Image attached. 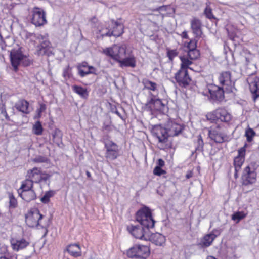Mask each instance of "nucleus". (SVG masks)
Instances as JSON below:
<instances>
[{
    "label": "nucleus",
    "mask_w": 259,
    "mask_h": 259,
    "mask_svg": "<svg viewBox=\"0 0 259 259\" xmlns=\"http://www.w3.org/2000/svg\"><path fill=\"white\" fill-rule=\"evenodd\" d=\"M143 84L145 89L148 90L155 91L157 89V84L154 82H152L148 79H145L143 81Z\"/></svg>",
    "instance_id": "obj_35"
},
{
    "label": "nucleus",
    "mask_w": 259,
    "mask_h": 259,
    "mask_svg": "<svg viewBox=\"0 0 259 259\" xmlns=\"http://www.w3.org/2000/svg\"><path fill=\"white\" fill-rule=\"evenodd\" d=\"M204 13L207 18L209 19L214 18V17L212 13V9L209 6L207 5L206 7Z\"/></svg>",
    "instance_id": "obj_43"
},
{
    "label": "nucleus",
    "mask_w": 259,
    "mask_h": 259,
    "mask_svg": "<svg viewBox=\"0 0 259 259\" xmlns=\"http://www.w3.org/2000/svg\"><path fill=\"white\" fill-rule=\"evenodd\" d=\"M27 177L33 183H38L40 182L46 183L51 176L42 172L40 168L34 167L32 169L29 170L27 171Z\"/></svg>",
    "instance_id": "obj_13"
},
{
    "label": "nucleus",
    "mask_w": 259,
    "mask_h": 259,
    "mask_svg": "<svg viewBox=\"0 0 259 259\" xmlns=\"http://www.w3.org/2000/svg\"><path fill=\"white\" fill-rule=\"evenodd\" d=\"M164 106L162 101L159 99L151 98L145 104V109L149 111H160Z\"/></svg>",
    "instance_id": "obj_22"
},
{
    "label": "nucleus",
    "mask_w": 259,
    "mask_h": 259,
    "mask_svg": "<svg viewBox=\"0 0 259 259\" xmlns=\"http://www.w3.org/2000/svg\"><path fill=\"white\" fill-rule=\"evenodd\" d=\"M247 214V213L243 211H236L232 214V219L234 221H237V222H239L240 220L245 218Z\"/></svg>",
    "instance_id": "obj_36"
},
{
    "label": "nucleus",
    "mask_w": 259,
    "mask_h": 259,
    "mask_svg": "<svg viewBox=\"0 0 259 259\" xmlns=\"http://www.w3.org/2000/svg\"><path fill=\"white\" fill-rule=\"evenodd\" d=\"M10 60L11 65L15 72L17 71L20 65L28 66L31 64V61L22 53L21 48L12 50L10 53Z\"/></svg>",
    "instance_id": "obj_1"
},
{
    "label": "nucleus",
    "mask_w": 259,
    "mask_h": 259,
    "mask_svg": "<svg viewBox=\"0 0 259 259\" xmlns=\"http://www.w3.org/2000/svg\"><path fill=\"white\" fill-rule=\"evenodd\" d=\"M166 128L169 136H175L178 135L182 131L183 126L174 121L168 122Z\"/></svg>",
    "instance_id": "obj_23"
},
{
    "label": "nucleus",
    "mask_w": 259,
    "mask_h": 259,
    "mask_svg": "<svg viewBox=\"0 0 259 259\" xmlns=\"http://www.w3.org/2000/svg\"><path fill=\"white\" fill-rule=\"evenodd\" d=\"M106 149L105 157L110 161L117 159L120 155L119 146L112 141H107L105 142Z\"/></svg>",
    "instance_id": "obj_12"
},
{
    "label": "nucleus",
    "mask_w": 259,
    "mask_h": 259,
    "mask_svg": "<svg viewBox=\"0 0 259 259\" xmlns=\"http://www.w3.org/2000/svg\"><path fill=\"white\" fill-rule=\"evenodd\" d=\"M207 118L213 121L220 120L222 122H228L231 120V115L226 109L219 108L208 113Z\"/></svg>",
    "instance_id": "obj_10"
},
{
    "label": "nucleus",
    "mask_w": 259,
    "mask_h": 259,
    "mask_svg": "<svg viewBox=\"0 0 259 259\" xmlns=\"http://www.w3.org/2000/svg\"><path fill=\"white\" fill-rule=\"evenodd\" d=\"M53 138L54 140H55L56 138L59 139L61 138V134L59 130L56 129L54 131V133L53 134Z\"/></svg>",
    "instance_id": "obj_46"
},
{
    "label": "nucleus",
    "mask_w": 259,
    "mask_h": 259,
    "mask_svg": "<svg viewBox=\"0 0 259 259\" xmlns=\"http://www.w3.org/2000/svg\"><path fill=\"white\" fill-rule=\"evenodd\" d=\"M181 36L183 38H185V39L189 38L187 32L186 31H184L182 32V33L181 34Z\"/></svg>",
    "instance_id": "obj_54"
},
{
    "label": "nucleus",
    "mask_w": 259,
    "mask_h": 259,
    "mask_svg": "<svg viewBox=\"0 0 259 259\" xmlns=\"http://www.w3.org/2000/svg\"><path fill=\"white\" fill-rule=\"evenodd\" d=\"M165 173V171L163 170L161 167H160L159 166H156L153 170V174L155 175L161 176Z\"/></svg>",
    "instance_id": "obj_45"
},
{
    "label": "nucleus",
    "mask_w": 259,
    "mask_h": 259,
    "mask_svg": "<svg viewBox=\"0 0 259 259\" xmlns=\"http://www.w3.org/2000/svg\"><path fill=\"white\" fill-rule=\"evenodd\" d=\"M0 259H8V258L5 256H1Z\"/></svg>",
    "instance_id": "obj_60"
},
{
    "label": "nucleus",
    "mask_w": 259,
    "mask_h": 259,
    "mask_svg": "<svg viewBox=\"0 0 259 259\" xmlns=\"http://www.w3.org/2000/svg\"><path fill=\"white\" fill-rule=\"evenodd\" d=\"M1 115H2L3 116L5 117V119L7 120H10V117L8 116V115L7 112H6V108H5V107L4 106H3L1 108Z\"/></svg>",
    "instance_id": "obj_48"
},
{
    "label": "nucleus",
    "mask_w": 259,
    "mask_h": 259,
    "mask_svg": "<svg viewBox=\"0 0 259 259\" xmlns=\"http://www.w3.org/2000/svg\"><path fill=\"white\" fill-rule=\"evenodd\" d=\"M17 202L16 199L13 196H10V206L12 207H15L17 205Z\"/></svg>",
    "instance_id": "obj_47"
},
{
    "label": "nucleus",
    "mask_w": 259,
    "mask_h": 259,
    "mask_svg": "<svg viewBox=\"0 0 259 259\" xmlns=\"http://www.w3.org/2000/svg\"><path fill=\"white\" fill-rule=\"evenodd\" d=\"M12 248L14 251H18L20 250L25 248L29 243L24 238H12L10 240Z\"/></svg>",
    "instance_id": "obj_21"
},
{
    "label": "nucleus",
    "mask_w": 259,
    "mask_h": 259,
    "mask_svg": "<svg viewBox=\"0 0 259 259\" xmlns=\"http://www.w3.org/2000/svg\"><path fill=\"white\" fill-rule=\"evenodd\" d=\"M127 229L136 238L146 240L149 238V229L141 225H130L127 226Z\"/></svg>",
    "instance_id": "obj_11"
},
{
    "label": "nucleus",
    "mask_w": 259,
    "mask_h": 259,
    "mask_svg": "<svg viewBox=\"0 0 259 259\" xmlns=\"http://www.w3.org/2000/svg\"><path fill=\"white\" fill-rule=\"evenodd\" d=\"M99 31L102 37L113 36L117 37L123 33V26L120 23L112 20L110 22L108 27L103 28Z\"/></svg>",
    "instance_id": "obj_4"
},
{
    "label": "nucleus",
    "mask_w": 259,
    "mask_h": 259,
    "mask_svg": "<svg viewBox=\"0 0 259 259\" xmlns=\"http://www.w3.org/2000/svg\"><path fill=\"white\" fill-rule=\"evenodd\" d=\"M66 251L70 255L75 257L80 256L81 255L80 247L77 244H72L68 245L66 248Z\"/></svg>",
    "instance_id": "obj_29"
},
{
    "label": "nucleus",
    "mask_w": 259,
    "mask_h": 259,
    "mask_svg": "<svg viewBox=\"0 0 259 259\" xmlns=\"http://www.w3.org/2000/svg\"><path fill=\"white\" fill-rule=\"evenodd\" d=\"M55 192L53 190H50L45 193L44 196L41 198L40 201L43 203H48L50 201V198L55 195Z\"/></svg>",
    "instance_id": "obj_38"
},
{
    "label": "nucleus",
    "mask_w": 259,
    "mask_h": 259,
    "mask_svg": "<svg viewBox=\"0 0 259 259\" xmlns=\"http://www.w3.org/2000/svg\"><path fill=\"white\" fill-rule=\"evenodd\" d=\"M184 46L187 50L196 49L197 48V41L195 39H191L189 42H185Z\"/></svg>",
    "instance_id": "obj_41"
},
{
    "label": "nucleus",
    "mask_w": 259,
    "mask_h": 259,
    "mask_svg": "<svg viewBox=\"0 0 259 259\" xmlns=\"http://www.w3.org/2000/svg\"><path fill=\"white\" fill-rule=\"evenodd\" d=\"M29 105L28 102L26 100H21L15 104V107L19 111L25 114H28L30 112Z\"/></svg>",
    "instance_id": "obj_30"
},
{
    "label": "nucleus",
    "mask_w": 259,
    "mask_h": 259,
    "mask_svg": "<svg viewBox=\"0 0 259 259\" xmlns=\"http://www.w3.org/2000/svg\"><path fill=\"white\" fill-rule=\"evenodd\" d=\"M217 237V236L213 233L205 235L201 238L199 245L202 247H208L210 246Z\"/></svg>",
    "instance_id": "obj_26"
},
{
    "label": "nucleus",
    "mask_w": 259,
    "mask_h": 259,
    "mask_svg": "<svg viewBox=\"0 0 259 259\" xmlns=\"http://www.w3.org/2000/svg\"><path fill=\"white\" fill-rule=\"evenodd\" d=\"M136 220L140 225L148 229L154 226L155 221L153 220L152 213L148 207H143L136 213Z\"/></svg>",
    "instance_id": "obj_3"
},
{
    "label": "nucleus",
    "mask_w": 259,
    "mask_h": 259,
    "mask_svg": "<svg viewBox=\"0 0 259 259\" xmlns=\"http://www.w3.org/2000/svg\"><path fill=\"white\" fill-rule=\"evenodd\" d=\"M114 113H115L116 114H117L120 118H122V116H121V115L120 114V113L119 112V111L118 110H115Z\"/></svg>",
    "instance_id": "obj_57"
},
{
    "label": "nucleus",
    "mask_w": 259,
    "mask_h": 259,
    "mask_svg": "<svg viewBox=\"0 0 259 259\" xmlns=\"http://www.w3.org/2000/svg\"><path fill=\"white\" fill-rule=\"evenodd\" d=\"M201 26V23L198 19L194 18L191 21V28L196 37H200L202 33Z\"/></svg>",
    "instance_id": "obj_24"
},
{
    "label": "nucleus",
    "mask_w": 259,
    "mask_h": 259,
    "mask_svg": "<svg viewBox=\"0 0 259 259\" xmlns=\"http://www.w3.org/2000/svg\"><path fill=\"white\" fill-rule=\"evenodd\" d=\"M255 134L254 130L249 127L245 130V136L246 137L247 141L248 142H250L253 140V138L255 136Z\"/></svg>",
    "instance_id": "obj_40"
},
{
    "label": "nucleus",
    "mask_w": 259,
    "mask_h": 259,
    "mask_svg": "<svg viewBox=\"0 0 259 259\" xmlns=\"http://www.w3.org/2000/svg\"><path fill=\"white\" fill-rule=\"evenodd\" d=\"M103 53L119 62L125 56L126 47L124 45H114L103 49Z\"/></svg>",
    "instance_id": "obj_6"
},
{
    "label": "nucleus",
    "mask_w": 259,
    "mask_h": 259,
    "mask_svg": "<svg viewBox=\"0 0 259 259\" xmlns=\"http://www.w3.org/2000/svg\"><path fill=\"white\" fill-rule=\"evenodd\" d=\"M166 10V6H162L160 7H159L157 9V11H165Z\"/></svg>",
    "instance_id": "obj_55"
},
{
    "label": "nucleus",
    "mask_w": 259,
    "mask_h": 259,
    "mask_svg": "<svg viewBox=\"0 0 259 259\" xmlns=\"http://www.w3.org/2000/svg\"><path fill=\"white\" fill-rule=\"evenodd\" d=\"M254 164L251 163L243 170L242 180L243 185H248L255 183L256 181L257 174Z\"/></svg>",
    "instance_id": "obj_9"
},
{
    "label": "nucleus",
    "mask_w": 259,
    "mask_h": 259,
    "mask_svg": "<svg viewBox=\"0 0 259 259\" xmlns=\"http://www.w3.org/2000/svg\"><path fill=\"white\" fill-rule=\"evenodd\" d=\"M197 144L198 145L196 148V150L197 151H202L203 150L204 143L201 135H199L198 137Z\"/></svg>",
    "instance_id": "obj_44"
},
{
    "label": "nucleus",
    "mask_w": 259,
    "mask_h": 259,
    "mask_svg": "<svg viewBox=\"0 0 259 259\" xmlns=\"http://www.w3.org/2000/svg\"><path fill=\"white\" fill-rule=\"evenodd\" d=\"M96 71V69L93 66L87 68H78V74L82 77L90 74H95Z\"/></svg>",
    "instance_id": "obj_33"
},
{
    "label": "nucleus",
    "mask_w": 259,
    "mask_h": 259,
    "mask_svg": "<svg viewBox=\"0 0 259 259\" xmlns=\"http://www.w3.org/2000/svg\"><path fill=\"white\" fill-rule=\"evenodd\" d=\"M200 56V53L197 49L187 50V56L190 60H196Z\"/></svg>",
    "instance_id": "obj_39"
},
{
    "label": "nucleus",
    "mask_w": 259,
    "mask_h": 259,
    "mask_svg": "<svg viewBox=\"0 0 259 259\" xmlns=\"http://www.w3.org/2000/svg\"><path fill=\"white\" fill-rule=\"evenodd\" d=\"M152 133L159 142L165 143L167 141L168 135L166 127H163L160 125L155 126L153 129Z\"/></svg>",
    "instance_id": "obj_20"
},
{
    "label": "nucleus",
    "mask_w": 259,
    "mask_h": 259,
    "mask_svg": "<svg viewBox=\"0 0 259 259\" xmlns=\"http://www.w3.org/2000/svg\"><path fill=\"white\" fill-rule=\"evenodd\" d=\"M180 60L181 64L180 69L187 70L188 68H190L189 66L192 64V60H190L185 56L180 57Z\"/></svg>",
    "instance_id": "obj_34"
},
{
    "label": "nucleus",
    "mask_w": 259,
    "mask_h": 259,
    "mask_svg": "<svg viewBox=\"0 0 259 259\" xmlns=\"http://www.w3.org/2000/svg\"><path fill=\"white\" fill-rule=\"evenodd\" d=\"M179 52L177 49L167 50V56L170 61H172L174 58L178 56Z\"/></svg>",
    "instance_id": "obj_42"
},
{
    "label": "nucleus",
    "mask_w": 259,
    "mask_h": 259,
    "mask_svg": "<svg viewBox=\"0 0 259 259\" xmlns=\"http://www.w3.org/2000/svg\"><path fill=\"white\" fill-rule=\"evenodd\" d=\"M150 253V249L148 246L136 244L127 250L126 254L130 258L146 259L149 256Z\"/></svg>",
    "instance_id": "obj_5"
},
{
    "label": "nucleus",
    "mask_w": 259,
    "mask_h": 259,
    "mask_svg": "<svg viewBox=\"0 0 259 259\" xmlns=\"http://www.w3.org/2000/svg\"><path fill=\"white\" fill-rule=\"evenodd\" d=\"M32 132L36 135H41L42 134L43 127L40 121H37L33 125Z\"/></svg>",
    "instance_id": "obj_37"
},
{
    "label": "nucleus",
    "mask_w": 259,
    "mask_h": 259,
    "mask_svg": "<svg viewBox=\"0 0 259 259\" xmlns=\"http://www.w3.org/2000/svg\"><path fill=\"white\" fill-rule=\"evenodd\" d=\"M207 259H217V258H215L214 257H213L212 256H208Z\"/></svg>",
    "instance_id": "obj_58"
},
{
    "label": "nucleus",
    "mask_w": 259,
    "mask_h": 259,
    "mask_svg": "<svg viewBox=\"0 0 259 259\" xmlns=\"http://www.w3.org/2000/svg\"><path fill=\"white\" fill-rule=\"evenodd\" d=\"M218 80L220 84L227 92H233L234 82L232 78L230 71H224L221 73L218 77Z\"/></svg>",
    "instance_id": "obj_15"
},
{
    "label": "nucleus",
    "mask_w": 259,
    "mask_h": 259,
    "mask_svg": "<svg viewBox=\"0 0 259 259\" xmlns=\"http://www.w3.org/2000/svg\"><path fill=\"white\" fill-rule=\"evenodd\" d=\"M43 215L40 213L38 209L34 208L31 210L25 217V221L28 226L30 227H36L37 229H44V235L47 234L48 230L46 227L41 223V220Z\"/></svg>",
    "instance_id": "obj_2"
},
{
    "label": "nucleus",
    "mask_w": 259,
    "mask_h": 259,
    "mask_svg": "<svg viewBox=\"0 0 259 259\" xmlns=\"http://www.w3.org/2000/svg\"><path fill=\"white\" fill-rule=\"evenodd\" d=\"M33 182L28 178L22 182L21 187L18 189V192L21 191L32 190Z\"/></svg>",
    "instance_id": "obj_32"
},
{
    "label": "nucleus",
    "mask_w": 259,
    "mask_h": 259,
    "mask_svg": "<svg viewBox=\"0 0 259 259\" xmlns=\"http://www.w3.org/2000/svg\"><path fill=\"white\" fill-rule=\"evenodd\" d=\"M119 63L121 67H130L134 68L136 66V59L135 57L132 55L127 57H124L120 60Z\"/></svg>",
    "instance_id": "obj_25"
},
{
    "label": "nucleus",
    "mask_w": 259,
    "mask_h": 259,
    "mask_svg": "<svg viewBox=\"0 0 259 259\" xmlns=\"http://www.w3.org/2000/svg\"><path fill=\"white\" fill-rule=\"evenodd\" d=\"M192 175H193V174L192 172H189L187 174L186 176V177L187 178V179H189L190 178H191L192 177Z\"/></svg>",
    "instance_id": "obj_56"
},
{
    "label": "nucleus",
    "mask_w": 259,
    "mask_h": 259,
    "mask_svg": "<svg viewBox=\"0 0 259 259\" xmlns=\"http://www.w3.org/2000/svg\"><path fill=\"white\" fill-rule=\"evenodd\" d=\"M47 158L42 156H39L38 157H36L34 159V161L38 163H44L46 162L47 161Z\"/></svg>",
    "instance_id": "obj_49"
},
{
    "label": "nucleus",
    "mask_w": 259,
    "mask_h": 259,
    "mask_svg": "<svg viewBox=\"0 0 259 259\" xmlns=\"http://www.w3.org/2000/svg\"><path fill=\"white\" fill-rule=\"evenodd\" d=\"M246 153L245 146L241 148L238 150V155L234 159V166L235 168L234 178L237 179L238 177V172L241 169V166L245 161Z\"/></svg>",
    "instance_id": "obj_16"
},
{
    "label": "nucleus",
    "mask_w": 259,
    "mask_h": 259,
    "mask_svg": "<svg viewBox=\"0 0 259 259\" xmlns=\"http://www.w3.org/2000/svg\"><path fill=\"white\" fill-rule=\"evenodd\" d=\"M175 79L180 86L185 88L187 87L191 81L187 70L179 69L175 74Z\"/></svg>",
    "instance_id": "obj_17"
},
{
    "label": "nucleus",
    "mask_w": 259,
    "mask_h": 259,
    "mask_svg": "<svg viewBox=\"0 0 259 259\" xmlns=\"http://www.w3.org/2000/svg\"><path fill=\"white\" fill-rule=\"evenodd\" d=\"M157 165L156 166H159L160 167H163L164 164L165 162L162 159H159L157 161Z\"/></svg>",
    "instance_id": "obj_52"
},
{
    "label": "nucleus",
    "mask_w": 259,
    "mask_h": 259,
    "mask_svg": "<svg viewBox=\"0 0 259 259\" xmlns=\"http://www.w3.org/2000/svg\"><path fill=\"white\" fill-rule=\"evenodd\" d=\"M86 174H87V176L88 177H91V174H90V172L87 171Z\"/></svg>",
    "instance_id": "obj_59"
},
{
    "label": "nucleus",
    "mask_w": 259,
    "mask_h": 259,
    "mask_svg": "<svg viewBox=\"0 0 259 259\" xmlns=\"http://www.w3.org/2000/svg\"><path fill=\"white\" fill-rule=\"evenodd\" d=\"M150 239L156 245L160 246H163L166 240L165 236L158 233L151 234Z\"/></svg>",
    "instance_id": "obj_27"
},
{
    "label": "nucleus",
    "mask_w": 259,
    "mask_h": 259,
    "mask_svg": "<svg viewBox=\"0 0 259 259\" xmlns=\"http://www.w3.org/2000/svg\"><path fill=\"white\" fill-rule=\"evenodd\" d=\"M18 193L22 199L26 202L33 200L36 197V194L33 190L21 191Z\"/></svg>",
    "instance_id": "obj_28"
},
{
    "label": "nucleus",
    "mask_w": 259,
    "mask_h": 259,
    "mask_svg": "<svg viewBox=\"0 0 259 259\" xmlns=\"http://www.w3.org/2000/svg\"><path fill=\"white\" fill-rule=\"evenodd\" d=\"M31 22L36 27L43 26L47 23L46 14L42 9L36 7L33 8Z\"/></svg>",
    "instance_id": "obj_14"
},
{
    "label": "nucleus",
    "mask_w": 259,
    "mask_h": 259,
    "mask_svg": "<svg viewBox=\"0 0 259 259\" xmlns=\"http://www.w3.org/2000/svg\"><path fill=\"white\" fill-rule=\"evenodd\" d=\"M91 66L88 65V63L85 62H82L81 64L77 66V68H87L90 67Z\"/></svg>",
    "instance_id": "obj_51"
},
{
    "label": "nucleus",
    "mask_w": 259,
    "mask_h": 259,
    "mask_svg": "<svg viewBox=\"0 0 259 259\" xmlns=\"http://www.w3.org/2000/svg\"><path fill=\"white\" fill-rule=\"evenodd\" d=\"M249 89L252 94L254 100L259 97V77L251 76L247 79Z\"/></svg>",
    "instance_id": "obj_19"
},
{
    "label": "nucleus",
    "mask_w": 259,
    "mask_h": 259,
    "mask_svg": "<svg viewBox=\"0 0 259 259\" xmlns=\"http://www.w3.org/2000/svg\"><path fill=\"white\" fill-rule=\"evenodd\" d=\"M201 93L213 100L221 101L224 98V88L212 84H208Z\"/></svg>",
    "instance_id": "obj_8"
},
{
    "label": "nucleus",
    "mask_w": 259,
    "mask_h": 259,
    "mask_svg": "<svg viewBox=\"0 0 259 259\" xmlns=\"http://www.w3.org/2000/svg\"><path fill=\"white\" fill-rule=\"evenodd\" d=\"M208 136L212 140L218 143L224 142L226 139V135L219 127L210 129L208 131Z\"/></svg>",
    "instance_id": "obj_18"
},
{
    "label": "nucleus",
    "mask_w": 259,
    "mask_h": 259,
    "mask_svg": "<svg viewBox=\"0 0 259 259\" xmlns=\"http://www.w3.org/2000/svg\"><path fill=\"white\" fill-rule=\"evenodd\" d=\"M7 248L8 247L7 246L3 245L0 248L1 253L3 254L5 253L7 251Z\"/></svg>",
    "instance_id": "obj_53"
},
{
    "label": "nucleus",
    "mask_w": 259,
    "mask_h": 259,
    "mask_svg": "<svg viewBox=\"0 0 259 259\" xmlns=\"http://www.w3.org/2000/svg\"><path fill=\"white\" fill-rule=\"evenodd\" d=\"M46 109V105L45 104H41L40 108L37 110L38 116H40L41 112Z\"/></svg>",
    "instance_id": "obj_50"
},
{
    "label": "nucleus",
    "mask_w": 259,
    "mask_h": 259,
    "mask_svg": "<svg viewBox=\"0 0 259 259\" xmlns=\"http://www.w3.org/2000/svg\"><path fill=\"white\" fill-rule=\"evenodd\" d=\"M36 39L39 42V45L37 46L36 54L38 56L47 55L52 54L51 50V44L48 39V35L38 34Z\"/></svg>",
    "instance_id": "obj_7"
},
{
    "label": "nucleus",
    "mask_w": 259,
    "mask_h": 259,
    "mask_svg": "<svg viewBox=\"0 0 259 259\" xmlns=\"http://www.w3.org/2000/svg\"><path fill=\"white\" fill-rule=\"evenodd\" d=\"M72 91L78 95L82 99H87L89 96V91L86 88L81 86L74 85L72 87Z\"/></svg>",
    "instance_id": "obj_31"
}]
</instances>
